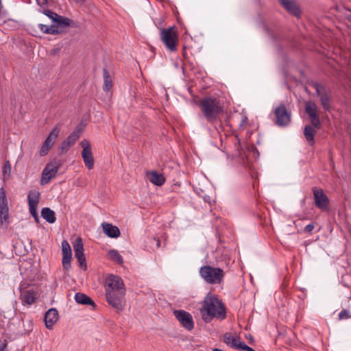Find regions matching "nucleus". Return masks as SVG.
<instances>
[{
    "label": "nucleus",
    "instance_id": "nucleus-23",
    "mask_svg": "<svg viewBox=\"0 0 351 351\" xmlns=\"http://www.w3.org/2000/svg\"><path fill=\"white\" fill-rule=\"evenodd\" d=\"M75 300L80 304L90 305L94 306L95 303L90 298L82 293H77L75 295Z\"/></svg>",
    "mask_w": 351,
    "mask_h": 351
},
{
    "label": "nucleus",
    "instance_id": "nucleus-29",
    "mask_svg": "<svg viewBox=\"0 0 351 351\" xmlns=\"http://www.w3.org/2000/svg\"><path fill=\"white\" fill-rule=\"evenodd\" d=\"M62 259H68L72 258V252L71 246L66 240L62 242Z\"/></svg>",
    "mask_w": 351,
    "mask_h": 351
},
{
    "label": "nucleus",
    "instance_id": "nucleus-17",
    "mask_svg": "<svg viewBox=\"0 0 351 351\" xmlns=\"http://www.w3.org/2000/svg\"><path fill=\"white\" fill-rule=\"evenodd\" d=\"M80 138V134L77 131L73 132L61 144L60 149L62 153L66 152L69 149L74 145Z\"/></svg>",
    "mask_w": 351,
    "mask_h": 351
},
{
    "label": "nucleus",
    "instance_id": "nucleus-13",
    "mask_svg": "<svg viewBox=\"0 0 351 351\" xmlns=\"http://www.w3.org/2000/svg\"><path fill=\"white\" fill-rule=\"evenodd\" d=\"M313 191L316 206L322 210H327L329 206L328 197L322 189L314 188Z\"/></svg>",
    "mask_w": 351,
    "mask_h": 351
},
{
    "label": "nucleus",
    "instance_id": "nucleus-14",
    "mask_svg": "<svg viewBox=\"0 0 351 351\" xmlns=\"http://www.w3.org/2000/svg\"><path fill=\"white\" fill-rule=\"evenodd\" d=\"M58 169V166L56 164H48L43 171L40 184L44 185L49 183L51 179L56 175Z\"/></svg>",
    "mask_w": 351,
    "mask_h": 351
},
{
    "label": "nucleus",
    "instance_id": "nucleus-7",
    "mask_svg": "<svg viewBox=\"0 0 351 351\" xmlns=\"http://www.w3.org/2000/svg\"><path fill=\"white\" fill-rule=\"evenodd\" d=\"M275 123L280 127L287 126L291 122V113L284 104H280L274 109Z\"/></svg>",
    "mask_w": 351,
    "mask_h": 351
},
{
    "label": "nucleus",
    "instance_id": "nucleus-40",
    "mask_svg": "<svg viewBox=\"0 0 351 351\" xmlns=\"http://www.w3.org/2000/svg\"><path fill=\"white\" fill-rule=\"evenodd\" d=\"M247 345H246L245 343V342H241L239 340L238 343H237V345L235 348V350H243V347L245 346H247Z\"/></svg>",
    "mask_w": 351,
    "mask_h": 351
},
{
    "label": "nucleus",
    "instance_id": "nucleus-2",
    "mask_svg": "<svg viewBox=\"0 0 351 351\" xmlns=\"http://www.w3.org/2000/svg\"><path fill=\"white\" fill-rule=\"evenodd\" d=\"M201 114L199 118H204L208 123L215 125L220 121V115L223 112V108L220 101L213 97H206L198 101Z\"/></svg>",
    "mask_w": 351,
    "mask_h": 351
},
{
    "label": "nucleus",
    "instance_id": "nucleus-27",
    "mask_svg": "<svg viewBox=\"0 0 351 351\" xmlns=\"http://www.w3.org/2000/svg\"><path fill=\"white\" fill-rule=\"evenodd\" d=\"M104 76V86L103 89L104 91H109L112 86V77L106 69H103Z\"/></svg>",
    "mask_w": 351,
    "mask_h": 351
},
{
    "label": "nucleus",
    "instance_id": "nucleus-31",
    "mask_svg": "<svg viewBox=\"0 0 351 351\" xmlns=\"http://www.w3.org/2000/svg\"><path fill=\"white\" fill-rule=\"evenodd\" d=\"M305 110L309 117L317 114V106L312 101H308L306 103Z\"/></svg>",
    "mask_w": 351,
    "mask_h": 351
},
{
    "label": "nucleus",
    "instance_id": "nucleus-3",
    "mask_svg": "<svg viewBox=\"0 0 351 351\" xmlns=\"http://www.w3.org/2000/svg\"><path fill=\"white\" fill-rule=\"evenodd\" d=\"M199 276L208 284H220L224 278V271L219 267L205 265L200 267Z\"/></svg>",
    "mask_w": 351,
    "mask_h": 351
},
{
    "label": "nucleus",
    "instance_id": "nucleus-11",
    "mask_svg": "<svg viewBox=\"0 0 351 351\" xmlns=\"http://www.w3.org/2000/svg\"><path fill=\"white\" fill-rule=\"evenodd\" d=\"M121 290H125L123 280L118 276H108L105 281V291Z\"/></svg>",
    "mask_w": 351,
    "mask_h": 351
},
{
    "label": "nucleus",
    "instance_id": "nucleus-12",
    "mask_svg": "<svg viewBox=\"0 0 351 351\" xmlns=\"http://www.w3.org/2000/svg\"><path fill=\"white\" fill-rule=\"evenodd\" d=\"M173 314L184 328L188 330L193 328V317L189 313L183 310H176L173 311Z\"/></svg>",
    "mask_w": 351,
    "mask_h": 351
},
{
    "label": "nucleus",
    "instance_id": "nucleus-24",
    "mask_svg": "<svg viewBox=\"0 0 351 351\" xmlns=\"http://www.w3.org/2000/svg\"><path fill=\"white\" fill-rule=\"evenodd\" d=\"M239 338L232 333L226 332L223 335V341L229 347L235 349Z\"/></svg>",
    "mask_w": 351,
    "mask_h": 351
},
{
    "label": "nucleus",
    "instance_id": "nucleus-20",
    "mask_svg": "<svg viewBox=\"0 0 351 351\" xmlns=\"http://www.w3.org/2000/svg\"><path fill=\"white\" fill-rule=\"evenodd\" d=\"M101 226L104 232L108 237L110 238H117L119 237L120 230L118 227L108 223H103Z\"/></svg>",
    "mask_w": 351,
    "mask_h": 351
},
{
    "label": "nucleus",
    "instance_id": "nucleus-34",
    "mask_svg": "<svg viewBox=\"0 0 351 351\" xmlns=\"http://www.w3.org/2000/svg\"><path fill=\"white\" fill-rule=\"evenodd\" d=\"M47 8H40L38 10V12L43 13L45 15H46L50 19H51V21L53 22V19L58 16V14Z\"/></svg>",
    "mask_w": 351,
    "mask_h": 351
},
{
    "label": "nucleus",
    "instance_id": "nucleus-39",
    "mask_svg": "<svg viewBox=\"0 0 351 351\" xmlns=\"http://www.w3.org/2000/svg\"><path fill=\"white\" fill-rule=\"evenodd\" d=\"M314 228H315V225H314V223H311L306 225L304 227V231L306 232H311Z\"/></svg>",
    "mask_w": 351,
    "mask_h": 351
},
{
    "label": "nucleus",
    "instance_id": "nucleus-44",
    "mask_svg": "<svg viewBox=\"0 0 351 351\" xmlns=\"http://www.w3.org/2000/svg\"><path fill=\"white\" fill-rule=\"evenodd\" d=\"M156 245L158 247H159V246H160V241L159 240L156 241Z\"/></svg>",
    "mask_w": 351,
    "mask_h": 351
},
{
    "label": "nucleus",
    "instance_id": "nucleus-33",
    "mask_svg": "<svg viewBox=\"0 0 351 351\" xmlns=\"http://www.w3.org/2000/svg\"><path fill=\"white\" fill-rule=\"evenodd\" d=\"M75 257L77 258V262L79 263L80 267L82 269L86 270L87 269L86 258L84 256V254H80L75 255Z\"/></svg>",
    "mask_w": 351,
    "mask_h": 351
},
{
    "label": "nucleus",
    "instance_id": "nucleus-18",
    "mask_svg": "<svg viewBox=\"0 0 351 351\" xmlns=\"http://www.w3.org/2000/svg\"><path fill=\"white\" fill-rule=\"evenodd\" d=\"M23 304L31 305L36 302L37 293L33 289L23 290L21 292Z\"/></svg>",
    "mask_w": 351,
    "mask_h": 351
},
{
    "label": "nucleus",
    "instance_id": "nucleus-16",
    "mask_svg": "<svg viewBox=\"0 0 351 351\" xmlns=\"http://www.w3.org/2000/svg\"><path fill=\"white\" fill-rule=\"evenodd\" d=\"M59 315L56 308H51L47 311L45 316V322L46 328L51 329L53 325L58 320Z\"/></svg>",
    "mask_w": 351,
    "mask_h": 351
},
{
    "label": "nucleus",
    "instance_id": "nucleus-37",
    "mask_svg": "<svg viewBox=\"0 0 351 351\" xmlns=\"http://www.w3.org/2000/svg\"><path fill=\"white\" fill-rule=\"evenodd\" d=\"M51 0H36V3L40 8H47Z\"/></svg>",
    "mask_w": 351,
    "mask_h": 351
},
{
    "label": "nucleus",
    "instance_id": "nucleus-43",
    "mask_svg": "<svg viewBox=\"0 0 351 351\" xmlns=\"http://www.w3.org/2000/svg\"><path fill=\"white\" fill-rule=\"evenodd\" d=\"M243 350L244 351H255L253 348H252L251 347H250L248 346L243 347Z\"/></svg>",
    "mask_w": 351,
    "mask_h": 351
},
{
    "label": "nucleus",
    "instance_id": "nucleus-21",
    "mask_svg": "<svg viewBox=\"0 0 351 351\" xmlns=\"http://www.w3.org/2000/svg\"><path fill=\"white\" fill-rule=\"evenodd\" d=\"M150 182L156 186H161L165 182V178L161 173L156 171H151L147 175Z\"/></svg>",
    "mask_w": 351,
    "mask_h": 351
},
{
    "label": "nucleus",
    "instance_id": "nucleus-41",
    "mask_svg": "<svg viewBox=\"0 0 351 351\" xmlns=\"http://www.w3.org/2000/svg\"><path fill=\"white\" fill-rule=\"evenodd\" d=\"M8 341L7 340H4L3 343L0 345V351H9L8 350Z\"/></svg>",
    "mask_w": 351,
    "mask_h": 351
},
{
    "label": "nucleus",
    "instance_id": "nucleus-4",
    "mask_svg": "<svg viewBox=\"0 0 351 351\" xmlns=\"http://www.w3.org/2000/svg\"><path fill=\"white\" fill-rule=\"evenodd\" d=\"M160 39L168 51L174 52L177 50L178 36L174 27L160 29Z\"/></svg>",
    "mask_w": 351,
    "mask_h": 351
},
{
    "label": "nucleus",
    "instance_id": "nucleus-5",
    "mask_svg": "<svg viewBox=\"0 0 351 351\" xmlns=\"http://www.w3.org/2000/svg\"><path fill=\"white\" fill-rule=\"evenodd\" d=\"M125 290L111 291L106 292L108 303L117 311H122L125 305Z\"/></svg>",
    "mask_w": 351,
    "mask_h": 351
},
{
    "label": "nucleus",
    "instance_id": "nucleus-36",
    "mask_svg": "<svg viewBox=\"0 0 351 351\" xmlns=\"http://www.w3.org/2000/svg\"><path fill=\"white\" fill-rule=\"evenodd\" d=\"M338 317L340 320L347 319L351 317V313L350 311L344 309L339 313Z\"/></svg>",
    "mask_w": 351,
    "mask_h": 351
},
{
    "label": "nucleus",
    "instance_id": "nucleus-35",
    "mask_svg": "<svg viewBox=\"0 0 351 351\" xmlns=\"http://www.w3.org/2000/svg\"><path fill=\"white\" fill-rule=\"evenodd\" d=\"M309 118L311 119V123L313 125V127L316 130L319 129L321 127V122H320L319 117L318 114H317L314 116L312 115V117H311Z\"/></svg>",
    "mask_w": 351,
    "mask_h": 351
},
{
    "label": "nucleus",
    "instance_id": "nucleus-38",
    "mask_svg": "<svg viewBox=\"0 0 351 351\" xmlns=\"http://www.w3.org/2000/svg\"><path fill=\"white\" fill-rule=\"evenodd\" d=\"M71 258L62 259V266L64 269L69 270L71 268Z\"/></svg>",
    "mask_w": 351,
    "mask_h": 351
},
{
    "label": "nucleus",
    "instance_id": "nucleus-10",
    "mask_svg": "<svg viewBox=\"0 0 351 351\" xmlns=\"http://www.w3.org/2000/svg\"><path fill=\"white\" fill-rule=\"evenodd\" d=\"M80 145L82 147V157L83 161L88 169H92L94 167V158L90 142L86 139H84L81 141Z\"/></svg>",
    "mask_w": 351,
    "mask_h": 351
},
{
    "label": "nucleus",
    "instance_id": "nucleus-25",
    "mask_svg": "<svg viewBox=\"0 0 351 351\" xmlns=\"http://www.w3.org/2000/svg\"><path fill=\"white\" fill-rule=\"evenodd\" d=\"M41 217L49 223H53L56 220L55 212L47 207L42 209Z\"/></svg>",
    "mask_w": 351,
    "mask_h": 351
},
{
    "label": "nucleus",
    "instance_id": "nucleus-6",
    "mask_svg": "<svg viewBox=\"0 0 351 351\" xmlns=\"http://www.w3.org/2000/svg\"><path fill=\"white\" fill-rule=\"evenodd\" d=\"M10 223L8 202L5 191L1 187L0 188V226L7 228Z\"/></svg>",
    "mask_w": 351,
    "mask_h": 351
},
{
    "label": "nucleus",
    "instance_id": "nucleus-32",
    "mask_svg": "<svg viewBox=\"0 0 351 351\" xmlns=\"http://www.w3.org/2000/svg\"><path fill=\"white\" fill-rule=\"evenodd\" d=\"M73 250L75 252V256L84 253V246L82 243V240L80 237H77L75 242L73 243Z\"/></svg>",
    "mask_w": 351,
    "mask_h": 351
},
{
    "label": "nucleus",
    "instance_id": "nucleus-1",
    "mask_svg": "<svg viewBox=\"0 0 351 351\" xmlns=\"http://www.w3.org/2000/svg\"><path fill=\"white\" fill-rule=\"evenodd\" d=\"M200 312L202 319L206 323L211 322L215 317L223 319L226 317L223 304L217 295L210 293L205 297L200 308Z\"/></svg>",
    "mask_w": 351,
    "mask_h": 351
},
{
    "label": "nucleus",
    "instance_id": "nucleus-8",
    "mask_svg": "<svg viewBox=\"0 0 351 351\" xmlns=\"http://www.w3.org/2000/svg\"><path fill=\"white\" fill-rule=\"evenodd\" d=\"M60 130L61 125L60 124L56 125L53 128L40 148V155L41 156H44L47 154L49 149L53 145L56 138H58Z\"/></svg>",
    "mask_w": 351,
    "mask_h": 351
},
{
    "label": "nucleus",
    "instance_id": "nucleus-26",
    "mask_svg": "<svg viewBox=\"0 0 351 351\" xmlns=\"http://www.w3.org/2000/svg\"><path fill=\"white\" fill-rule=\"evenodd\" d=\"M316 132V130H314L311 125H306L304 130V135L308 142L309 145H313L315 143V134Z\"/></svg>",
    "mask_w": 351,
    "mask_h": 351
},
{
    "label": "nucleus",
    "instance_id": "nucleus-28",
    "mask_svg": "<svg viewBox=\"0 0 351 351\" xmlns=\"http://www.w3.org/2000/svg\"><path fill=\"white\" fill-rule=\"evenodd\" d=\"M38 27L40 30L45 34H58L60 33V31L58 29V27L54 26L53 25L48 26L43 24H38Z\"/></svg>",
    "mask_w": 351,
    "mask_h": 351
},
{
    "label": "nucleus",
    "instance_id": "nucleus-45",
    "mask_svg": "<svg viewBox=\"0 0 351 351\" xmlns=\"http://www.w3.org/2000/svg\"><path fill=\"white\" fill-rule=\"evenodd\" d=\"M213 351H223V350L219 348H214Z\"/></svg>",
    "mask_w": 351,
    "mask_h": 351
},
{
    "label": "nucleus",
    "instance_id": "nucleus-9",
    "mask_svg": "<svg viewBox=\"0 0 351 351\" xmlns=\"http://www.w3.org/2000/svg\"><path fill=\"white\" fill-rule=\"evenodd\" d=\"M40 196V193L36 190L29 191L27 194L29 210L31 215L34 218L36 221H38L37 206L39 203Z\"/></svg>",
    "mask_w": 351,
    "mask_h": 351
},
{
    "label": "nucleus",
    "instance_id": "nucleus-30",
    "mask_svg": "<svg viewBox=\"0 0 351 351\" xmlns=\"http://www.w3.org/2000/svg\"><path fill=\"white\" fill-rule=\"evenodd\" d=\"M108 257L111 261H113L119 265H122L123 263V259L117 250H110L108 252Z\"/></svg>",
    "mask_w": 351,
    "mask_h": 351
},
{
    "label": "nucleus",
    "instance_id": "nucleus-15",
    "mask_svg": "<svg viewBox=\"0 0 351 351\" xmlns=\"http://www.w3.org/2000/svg\"><path fill=\"white\" fill-rule=\"evenodd\" d=\"M283 8L291 14L299 18L301 10L295 0H278Z\"/></svg>",
    "mask_w": 351,
    "mask_h": 351
},
{
    "label": "nucleus",
    "instance_id": "nucleus-22",
    "mask_svg": "<svg viewBox=\"0 0 351 351\" xmlns=\"http://www.w3.org/2000/svg\"><path fill=\"white\" fill-rule=\"evenodd\" d=\"M53 22L55 23V25H53L58 27V29L59 27H65L71 26L73 23V21L71 19L58 14V16L53 19Z\"/></svg>",
    "mask_w": 351,
    "mask_h": 351
},
{
    "label": "nucleus",
    "instance_id": "nucleus-19",
    "mask_svg": "<svg viewBox=\"0 0 351 351\" xmlns=\"http://www.w3.org/2000/svg\"><path fill=\"white\" fill-rule=\"evenodd\" d=\"M315 89L317 95L320 98V101L323 108L325 110H328L330 108V98L325 92L324 88L319 84H316Z\"/></svg>",
    "mask_w": 351,
    "mask_h": 351
},
{
    "label": "nucleus",
    "instance_id": "nucleus-42",
    "mask_svg": "<svg viewBox=\"0 0 351 351\" xmlns=\"http://www.w3.org/2000/svg\"><path fill=\"white\" fill-rule=\"evenodd\" d=\"M8 170H10V164L7 162L3 167V173H5Z\"/></svg>",
    "mask_w": 351,
    "mask_h": 351
}]
</instances>
